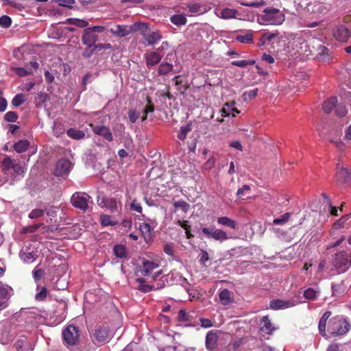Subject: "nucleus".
<instances>
[{
	"mask_svg": "<svg viewBox=\"0 0 351 351\" xmlns=\"http://www.w3.org/2000/svg\"><path fill=\"white\" fill-rule=\"evenodd\" d=\"M332 313L326 311L319 319L318 329L319 333L327 338L345 335L351 328L350 324L341 316L331 318Z\"/></svg>",
	"mask_w": 351,
	"mask_h": 351,
	"instance_id": "1",
	"label": "nucleus"
},
{
	"mask_svg": "<svg viewBox=\"0 0 351 351\" xmlns=\"http://www.w3.org/2000/svg\"><path fill=\"white\" fill-rule=\"evenodd\" d=\"M287 52L293 59L300 56H308L311 51L305 39L301 34H291L287 38Z\"/></svg>",
	"mask_w": 351,
	"mask_h": 351,
	"instance_id": "2",
	"label": "nucleus"
},
{
	"mask_svg": "<svg viewBox=\"0 0 351 351\" xmlns=\"http://www.w3.org/2000/svg\"><path fill=\"white\" fill-rule=\"evenodd\" d=\"M330 264L337 274H343L351 266V254L345 250L337 252L332 255Z\"/></svg>",
	"mask_w": 351,
	"mask_h": 351,
	"instance_id": "3",
	"label": "nucleus"
},
{
	"mask_svg": "<svg viewBox=\"0 0 351 351\" xmlns=\"http://www.w3.org/2000/svg\"><path fill=\"white\" fill-rule=\"evenodd\" d=\"M261 23L278 25L281 24L283 21V16L279 10L276 8H267L264 10V14L261 17Z\"/></svg>",
	"mask_w": 351,
	"mask_h": 351,
	"instance_id": "4",
	"label": "nucleus"
},
{
	"mask_svg": "<svg viewBox=\"0 0 351 351\" xmlns=\"http://www.w3.org/2000/svg\"><path fill=\"white\" fill-rule=\"evenodd\" d=\"M79 330L73 325H69L62 331L64 343L67 346L77 345L79 341Z\"/></svg>",
	"mask_w": 351,
	"mask_h": 351,
	"instance_id": "5",
	"label": "nucleus"
},
{
	"mask_svg": "<svg viewBox=\"0 0 351 351\" xmlns=\"http://www.w3.org/2000/svg\"><path fill=\"white\" fill-rule=\"evenodd\" d=\"M91 197L86 193L75 192L71 198L72 205L86 212L88 209V202Z\"/></svg>",
	"mask_w": 351,
	"mask_h": 351,
	"instance_id": "6",
	"label": "nucleus"
},
{
	"mask_svg": "<svg viewBox=\"0 0 351 351\" xmlns=\"http://www.w3.org/2000/svg\"><path fill=\"white\" fill-rule=\"evenodd\" d=\"M165 46H168L167 42H163L160 47L158 48L156 51H150L145 53L144 57L146 62V66L148 68H152L160 63L162 58V56L160 55L158 52V51L164 49Z\"/></svg>",
	"mask_w": 351,
	"mask_h": 351,
	"instance_id": "7",
	"label": "nucleus"
},
{
	"mask_svg": "<svg viewBox=\"0 0 351 351\" xmlns=\"http://www.w3.org/2000/svg\"><path fill=\"white\" fill-rule=\"evenodd\" d=\"M202 232L206 237L212 238L219 242H223L228 239L227 233L221 229L203 228Z\"/></svg>",
	"mask_w": 351,
	"mask_h": 351,
	"instance_id": "8",
	"label": "nucleus"
},
{
	"mask_svg": "<svg viewBox=\"0 0 351 351\" xmlns=\"http://www.w3.org/2000/svg\"><path fill=\"white\" fill-rule=\"evenodd\" d=\"M160 266L159 261H150L143 258L139 271L144 276H150L152 271Z\"/></svg>",
	"mask_w": 351,
	"mask_h": 351,
	"instance_id": "9",
	"label": "nucleus"
},
{
	"mask_svg": "<svg viewBox=\"0 0 351 351\" xmlns=\"http://www.w3.org/2000/svg\"><path fill=\"white\" fill-rule=\"evenodd\" d=\"M72 168L71 162L64 158L58 160L55 169V175L58 177L67 176Z\"/></svg>",
	"mask_w": 351,
	"mask_h": 351,
	"instance_id": "10",
	"label": "nucleus"
},
{
	"mask_svg": "<svg viewBox=\"0 0 351 351\" xmlns=\"http://www.w3.org/2000/svg\"><path fill=\"white\" fill-rule=\"evenodd\" d=\"M337 182L339 184H351V171L339 164L337 165Z\"/></svg>",
	"mask_w": 351,
	"mask_h": 351,
	"instance_id": "11",
	"label": "nucleus"
},
{
	"mask_svg": "<svg viewBox=\"0 0 351 351\" xmlns=\"http://www.w3.org/2000/svg\"><path fill=\"white\" fill-rule=\"evenodd\" d=\"M97 40L98 36L92 32L90 29L87 27L84 29L83 35L82 36V42L83 45H86L88 48H91Z\"/></svg>",
	"mask_w": 351,
	"mask_h": 351,
	"instance_id": "12",
	"label": "nucleus"
},
{
	"mask_svg": "<svg viewBox=\"0 0 351 351\" xmlns=\"http://www.w3.org/2000/svg\"><path fill=\"white\" fill-rule=\"evenodd\" d=\"M90 125L95 134L101 136L104 139L108 141H113V136L109 128L105 125L95 126L93 124H90Z\"/></svg>",
	"mask_w": 351,
	"mask_h": 351,
	"instance_id": "13",
	"label": "nucleus"
},
{
	"mask_svg": "<svg viewBox=\"0 0 351 351\" xmlns=\"http://www.w3.org/2000/svg\"><path fill=\"white\" fill-rule=\"evenodd\" d=\"M110 331L108 328L104 326H98L93 333V337L98 343H105L108 341Z\"/></svg>",
	"mask_w": 351,
	"mask_h": 351,
	"instance_id": "14",
	"label": "nucleus"
},
{
	"mask_svg": "<svg viewBox=\"0 0 351 351\" xmlns=\"http://www.w3.org/2000/svg\"><path fill=\"white\" fill-rule=\"evenodd\" d=\"M119 204L120 206L121 205V202H119ZM99 205L102 208H106L111 213L118 212V202L114 197L103 198Z\"/></svg>",
	"mask_w": 351,
	"mask_h": 351,
	"instance_id": "15",
	"label": "nucleus"
},
{
	"mask_svg": "<svg viewBox=\"0 0 351 351\" xmlns=\"http://www.w3.org/2000/svg\"><path fill=\"white\" fill-rule=\"evenodd\" d=\"M350 36L349 29L344 25H341L336 27L334 31L335 38L341 42L346 41Z\"/></svg>",
	"mask_w": 351,
	"mask_h": 351,
	"instance_id": "16",
	"label": "nucleus"
},
{
	"mask_svg": "<svg viewBox=\"0 0 351 351\" xmlns=\"http://www.w3.org/2000/svg\"><path fill=\"white\" fill-rule=\"evenodd\" d=\"M154 226L152 227L148 223H143L139 226V230L142 233L145 243H149L152 241V232L154 230Z\"/></svg>",
	"mask_w": 351,
	"mask_h": 351,
	"instance_id": "17",
	"label": "nucleus"
},
{
	"mask_svg": "<svg viewBox=\"0 0 351 351\" xmlns=\"http://www.w3.org/2000/svg\"><path fill=\"white\" fill-rule=\"evenodd\" d=\"M259 326L260 331L265 335L271 334L275 329L267 315L263 317L260 322Z\"/></svg>",
	"mask_w": 351,
	"mask_h": 351,
	"instance_id": "18",
	"label": "nucleus"
},
{
	"mask_svg": "<svg viewBox=\"0 0 351 351\" xmlns=\"http://www.w3.org/2000/svg\"><path fill=\"white\" fill-rule=\"evenodd\" d=\"M316 58L323 62H328L330 60V54L328 49L324 45H319L317 49Z\"/></svg>",
	"mask_w": 351,
	"mask_h": 351,
	"instance_id": "19",
	"label": "nucleus"
},
{
	"mask_svg": "<svg viewBox=\"0 0 351 351\" xmlns=\"http://www.w3.org/2000/svg\"><path fill=\"white\" fill-rule=\"evenodd\" d=\"M217 339V333L213 331H209L206 337V348L210 350H213L216 347Z\"/></svg>",
	"mask_w": 351,
	"mask_h": 351,
	"instance_id": "20",
	"label": "nucleus"
},
{
	"mask_svg": "<svg viewBox=\"0 0 351 351\" xmlns=\"http://www.w3.org/2000/svg\"><path fill=\"white\" fill-rule=\"evenodd\" d=\"M146 105L143 110V116L141 117V121H144L147 119V115L152 113L155 110V106L152 101V98L149 96L146 97Z\"/></svg>",
	"mask_w": 351,
	"mask_h": 351,
	"instance_id": "21",
	"label": "nucleus"
},
{
	"mask_svg": "<svg viewBox=\"0 0 351 351\" xmlns=\"http://www.w3.org/2000/svg\"><path fill=\"white\" fill-rule=\"evenodd\" d=\"M234 103L226 104L224 107L221 110V115L223 117H228L232 114V117H235L237 114H239L240 111L234 107Z\"/></svg>",
	"mask_w": 351,
	"mask_h": 351,
	"instance_id": "22",
	"label": "nucleus"
},
{
	"mask_svg": "<svg viewBox=\"0 0 351 351\" xmlns=\"http://www.w3.org/2000/svg\"><path fill=\"white\" fill-rule=\"evenodd\" d=\"M346 286L343 282L332 285V296L339 298L346 293Z\"/></svg>",
	"mask_w": 351,
	"mask_h": 351,
	"instance_id": "23",
	"label": "nucleus"
},
{
	"mask_svg": "<svg viewBox=\"0 0 351 351\" xmlns=\"http://www.w3.org/2000/svg\"><path fill=\"white\" fill-rule=\"evenodd\" d=\"M319 289H315L311 287L306 289L303 292V296L307 300H315L319 296Z\"/></svg>",
	"mask_w": 351,
	"mask_h": 351,
	"instance_id": "24",
	"label": "nucleus"
},
{
	"mask_svg": "<svg viewBox=\"0 0 351 351\" xmlns=\"http://www.w3.org/2000/svg\"><path fill=\"white\" fill-rule=\"evenodd\" d=\"M136 282L138 283L137 287V289L143 293H148L152 290H155V285H149L145 284V280L142 278H138L136 279Z\"/></svg>",
	"mask_w": 351,
	"mask_h": 351,
	"instance_id": "25",
	"label": "nucleus"
},
{
	"mask_svg": "<svg viewBox=\"0 0 351 351\" xmlns=\"http://www.w3.org/2000/svg\"><path fill=\"white\" fill-rule=\"evenodd\" d=\"M173 71V66L172 64L167 62H162L158 68V74L159 75H166Z\"/></svg>",
	"mask_w": 351,
	"mask_h": 351,
	"instance_id": "26",
	"label": "nucleus"
},
{
	"mask_svg": "<svg viewBox=\"0 0 351 351\" xmlns=\"http://www.w3.org/2000/svg\"><path fill=\"white\" fill-rule=\"evenodd\" d=\"M235 40L243 44H252L254 42L253 32L247 31L245 35H237Z\"/></svg>",
	"mask_w": 351,
	"mask_h": 351,
	"instance_id": "27",
	"label": "nucleus"
},
{
	"mask_svg": "<svg viewBox=\"0 0 351 351\" xmlns=\"http://www.w3.org/2000/svg\"><path fill=\"white\" fill-rule=\"evenodd\" d=\"M144 37L149 45H154L162 39V35L159 32H153L146 34Z\"/></svg>",
	"mask_w": 351,
	"mask_h": 351,
	"instance_id": "28",
	"label": "nucleus"
},
{
	"mask_svg": "<svg viewBox=\"0 0 351 351\" xmlns=\"http://www.w3.org/2000/svg\"><path fill=\"white\" fill-rule=\"evenodd\" d=\"M189 11L193 14H203L206 11V7L197 3H191L187 4Z\"/></svg>",
	"mask_w": 351,
	"mask_h": 351,
	"instance_id": "29",
	"label": "nucleus"
},
{
	"mask_svg": "<svg viewBox=\"0 0 351 351\" xmlns=\"http://www.w3.org/2000/svg\"><path fill=\"white\" fill-rule=\"evenodd\" d=\"M337 98L331 97L324 101L323 104V110L326 113H330L332 110L337 106Z\"/></svg>",
	"mask_w": 351,
	"mask_h": 351,
	"instance_id": "30",
	"label": "nucleus"
},
{
	"mask_svg": "<svg viewBox=\"0 0 351 351\" xmlns=\"http://www.w3.org/2000/svg\"><path fill=\"white\" fill-rule=\"evenodd\" d=\"M113 252L119 258H126L128 256L127 248L123 245H115L113 247Z\"/></svg>",
	"mask_w": 351,
	"mask_h": 351,
	"instance_id": "31",
	"label": "nucleus"
},
{
	"mask_svg": "<svg viewBox=\"0 0 351 351\" xmlns=\"http://www.w3.org/2000/svg\"><path fill=\"white\" fill-rule=\"evenodd\" d=\"M68 136L73 139L80 140L85 137V133L82 130H78L74 128H69L66 131Z\"/></svg>",
	"mask_w": 351,
	"mask_h": 351,
	"instance_id": "32",
	"label": "nucleus"
},
{
	"mask_svg": "<svg viewBox=\"0 0 351 351\" xmlns=\"http://www.w3.org/2000/svg\"><path fill=\"white\" fill-rule=\"evenodd\" d=\"M111 32L117 36L123 37L130 34V30L128 29L125 26L117 25L115 29H111Z\"/></svg>",
	"mask_w": 351,
	"mask_h": 351,
	"instance_id": "33",
	"label": "nucleus"
},
{
	"mask_svg": "<svg viewBox=\"0 0 351 351\" xmlns=\"http://www.w3.org/2000/svg\"><path fill=\"white\" fill-rule=\"evenodd\" d=\"M29 145L27 140H20L14 144L13 148L18 153L25 152Z\"/></svg>",
	"mask_w": 351,
	"mask_h": 351,
	"instance_id": "34",
	"label": "nucleus"
},
{
	"mask_svg": "<svg viewBox=\"0 0 351 351\" xmlns=\"http://www.w3.org/2000/svg\"><path fill=\"white\" fill-rule=\"evenodd\" d=\"M217 223L220 225L229 227L231 229H235L236 226H237L235 221H234L227 217H219L217 219Z\"/></svg>",
	"mask_w": 351,
	"mask_h": 351,
	"instance_id": "35",
	"label": "nucleus"
},
{
	"mask_svg": "<svg viewBox=\"0 0 351 351\" xmlns=\"http://www.w3.org/2000/svg\"><path fill=\"white\" fill-rule=\"evenodd\" d=\"M100 218L102 226H114L118 224V221L108 215H101Z\"/></svg>",
	"mask_w": 351,
	"mask_h": 351,
	"instance_id": "36",
	"label": "nucleus"
},
{
	"mask_svg": "<svg viewBox=\"0 0 351 351\" xmlns=\"http://www.w3.org/2000/svg\"><path fill=\"white\" fill-rule=\"evenodd\" d=\"M219 298L220 302L223 305H228L231 302L230 293L226 289H224L222 291H221V292L219 293Z\"/></svg>",
	"mask_w": 351,
	"mask_h": 351,
	"instance_id": "37",
	"label": "nucleus"
},
{
	"mask_svg": "<svg viewBox=\"0 0 351 351\" xmlns=\"http://www.w3.org/2000/svg\"><path fill=\"white\" fill-rule=\"evenodd\" d=\"M237 14V10L234 9L230 8H225L221 10L220 12L221 18L223 19H230L236 17V14Z\"/></svg>",
	"mask_w": 351,
	"mask_h": 351,
	"instance_id": "38",
	"label": "nucleus"
},
{
	"mask_svg": "<svg viewBox=\"0 0 351 351\" xmlns=\"http://www.w3.org/2000/svg\"><path fill=\"white\" fill-rule=\"evenodd\" d=\"M65 23L75 25L79 27H86L88 25V23L86 21L74 18L67 19Z\"/></svg>",
	"mask_w": 351,
	"mask_h": 351,
	"instance_id": "39",
	"label": "nucleus"
},
{
	"mask_svg": "<svg viewBox=\"0 0 351 351\" xmlns=\"http://www.w3.org/2000/svg\"><path fill=\"white\" fill-rule=\"evenodd\" d=\"M191 130L192 128L191 123H188L186 125L182 126L178 134V138L181 141L185 140L188 133L191 132Z\"/></svg>",
	"mask_w": 351,
	"mask_h": 351,
	"instance_id": "40",
	"label": "nucleus"
},
{
	"mask_svg": "<svg viewBox=\"0 0 351 351\" xmlns=\"http://www.w3.org/2000/svg\"><path fill=\"white\" fill-rule=\"evenodd\" d=\"M1 164L3 171H9L12 169L16 163L10 157L5 156Z\"/></svg>",
	"mask_w": 351,
	"mask_h": 351,
	"instance_id": "41",
	"label": "nucleus"
},
{
	"mask_svg": "<svg viewBox=\"0 0 351 351\" xmlns=\"http://www.w3.org/2000/svg\"><path fill=\"white\" fill-rule=\"evenodd\" d=\"M171 22L176 25H184L186 23V18L182 14H176L171 17Z\"/></svg>",
	"mask_w": 351,
	"mask_h": 351,
	"instance_id": "42",
	"label": "nucleus"
},
{
	"mask_svg": "<svg viewBox=\"0 0 351 351\" xmlns=\"http://www.w3.org/2000/svg\"><path fill=\"white\" fill-rule=\"evenodd\" d=\"M12 170L14 171V179H19V178L25 173V169L23 165L19 163H16Z\"/></svg>",
	"mask_w": 351,
	"mask_h": 351,
	"instance_id": "43",
	"label": "nucleus"
},
{
	"mask_svg": "<svg viewBox=\"0 0 351 351\" xmlns=\"http://www.w3.org/2000/svg\"><path fill=\"white\" fill-rule=\"evenodd\" d=\"M269 306L274 310L283 309L285 307V301L282 300H273L269 302Z\"/></svg>",
	"mask_w": 351,
	"mask_h": 351,
	"instance_id": "44",
	"label": "nucleus"
},
{
	"mask_svg": "<svg viewBox=\"0 0 351 351\" xmlns=\"http://www.w3.org/2000/svg\"><path fill=\"white\" fill-rule=\"evenodd\" d=\"M258 92V89L257 88L247 92H244L242 95L243 99L245 101L252 100L257 96Z\"/></svg>",
	"mask_w": 351,
	"mask_h": 351,
	"instance_id": "45",
	"label": "nucleus"
},
{
	"mask_svg": "<svg viewBox=\"0 0 351 351\" xmlns=\"http://www.w3.org/2000/svg\"><path fill=\"white\" fill-rule=\"evenodd\" d=\"M256 63V61L254 60H235L232 62L231 64L233 66H237L239 67H246L248 65H254Z\"/></svg>",
	"mask_w": 351,
	"mask_h": 351,
	"instance_id": "46",
	"label": "nucleus"
},
{
	"mask_svg": "<svg viewBox=\"0 0 351 351\" xmlns=\"http://www.w3.org/2000/svg\"><path fill=\"white\" fill-rule=\"evenodd\" d=\"M12 70L17 75L20 77L27 76L32 74L33 72L32 69H25L21 67H14L12 68Z\"/></svg>",
	"mask_w": 351,
	"mask_h": 351,
	"instance_id": "47",
	"label": "nucleus"
},
{
	"mask_svg": "<svg viewBox=\"0 0 351 351\" xmlns=\"http://www.w3.org/2000/svg\"><path fill=\"white\" fill-rule=\"evenodd\" d=\"M328 8L322 3H316L312 8V12L317 14H325L328 12Z\"/></svg>",
	"mask_w": 351,
	"mask_h": 351,
	"instance_id": "48",
	"label": "nucleus"
},
{
	"mask_svg": "<svg viewBox=\"0 0 351 351\" xmlns=\"http://www.w3.org/2000/svg\"><path fill=\"white\" fill-rule=\"evenodd\" d=\"M43 226V223H37L32 226H25L21 230V234H27L35 232L40 227Z\"/></svg>",
	"mask_w": 351,
	"mask_h": 351,
	"instance_id": "49",
	"label": "nucleus"
},
{
	"mask_svg": "<svg viewBox=\"0 0 351 351\" xmlns=\"http://www.w3.org/2000/svg\"><path fill=\"white\" fill-rule=\"evenodd\" d=\"M351 217V213L348 215H345L341 218H340L339 220H337L333 225V228L335 229H339L344 226V224L346 221H348Z\"/></svg>",
	"mask_w": 351,
	"mask_h": 351,
	"instance_id": "50",
	"label": "nucleus"
},
{
	"mask_svg": "<svg viewBox=\"0 0 351 351\" xmlns=\"http://www.w3.org/2000/svg\"><path fill=\"white\" fill-rule=\"evenodd\" d=\"M45 214V210L40 208H36L32 210L28 215V217L31 219H36L43 217Z\"/></svg>",
	"mask_w": 351,
	"mask_h": 351,
	"instance_id": "51",
	"label": "nucleus"
},
{
	"mask_svg": "<svg viewBox=\"0 0 351 351\" xmlns=\"http://www.w3.org/2000/svg\"><path fill=\"white\" fill-rule=\"evenodd\" d=\"M173 206L176 208H181L185 213L187 212L190 208V205L184 200H179L173 203Z\"/></svg>",
	"mask_w": 351,
	"mask_h": 351,
	"instance_id": "52",
	"label": "nucleus"
},
{
	"mask_svg": "<svg viewBox=\"0 0 351 351\" xmlns=\"http://www.w3.org/2000/svg\"><path fill=\"white\" fill-rule=\"evenodd\" d=\"M287 252L289 255L287 256V260H292L299 258L300 255L295 251V245H292L287 248Z\"/></svg>",
	"mask_w": 351,
	"mask_h": 351,
	"instance_id": "53",
	"label": "nucleus"
},
{
	"mask_svg": "<svg viewBox=\"0 0 351 351\" xmlns=\"http://www.w3.org/2000/svg\"><path fill=\"white\" fill-rule=\"evenodd\" d=\"M18 114L14 111H9L5 114L3 119L7 122H16L18 119Z\"/></svg>",
	"mask_w": 351,
	"mask_h": 351,
	"instance_id": "54",
	"label": "nucleus"
},
{
	"mask_svg": "<svg viewBox=\"0 0 351 351\" xmlns=\"http://www.w3.org/2000/svg\"><path fill=\"white\" fill-rule=\"evenodd\" d=\"M134 29L135 30H141L145 36L146 35L147 32L149 30V26L145 23H135L134 25Z\"/></svg>",
	"mask_w": 351,
	"mask_h": 351,
	"instance_id": "55",
	"label": "nucleus"
},
{
	"mask_svg": "<svg viewBox=\"0 0 351 351\" xmlns=\"http://www.w3.org/2000/svg\"><path fill=\"white\" fill-rule=\"evenodd\" d=\"M47 293L48 292L46 287H42L40 291L38 292L35 295L36 300L38 302H43L45 300L47 296Z\"/></svg>",
	"mask_w": 351,
	"mask_h": 351,
	"instance_id": "56",
	"label": "nucleus"
},
{
	"mask_svg": "<svg viewBox=\"0 0 351 351\" xmlns=\"http://www.w3.org/2000/svg\"><path fill=\"white\" fill-rule=\"evenodd\" d=\"M25 96L23 94L16 95L12 100V104L14 106H19L25 102Z\"/></svg>",
	"mask_w": 351,
	"mask_h": 351,
	"instance_id": "57",
	"label": "nucleus"
},
{
	"mask_svg": "<svg viewBox=\"0 0 351 351\" xmlns=\"http://www.w3.org/2000/svg\"><path fill=\"white\" fill-rule=\"evenodd\" d=\"M130 210L136 211L138 213H142L143 212V208L141 205V203L136 199L132 200V203L130 204Z\"/></svg>",
	"mask_w": 351,
	"mask_h": 351,
	"instance_id": "58",
	"label": "nucleus"
},
{
	"mask_svg": "<svg viewBox=\"0 0 351 351\" xmlns=\"http://www.w3.org/2000/svg\"><path fill=\"white\" fill-rule=\"evenodd\" d=\"M12 20L10 16L3 15L0 17V25L2 27L7 28L11 25Z\"/></svg>",
	"mask_w": 351,
	"mask_h": 351,
	"instance_id": "59",
	"label": "nucleus"
},
{
	"mask_svg": "<svg viewBox=\"0 0 351 351\" xmlns=\"http://www.w3.org/2000/svg\"><path fill=\"white\" fill-rule=\"evenodd\" d=\"M140 113L137 112L135 109H130L128 111V117L130 121L132 123H134L136 120L138 119Z\"/></svg>",
	"mask_w": 351,
	"mask_h": 351,
	"instance_id": "60",
	"label": "nucleus"
},
{
	"mask_svg": "<svg viewBox=\"0 0 351 351\" xmlns=\"http://www.w3.org/2000/svg\"><path fill=\"white\" fill-rule=\"evenodd\" d=\"M163 251L166 254H167L170 256H174V245H173V243H166L164 245Z\"/></svg>",
	"mask_w": 351,
	"mask_h": 351,
	"instance_id": "61",
	"label": "nucleus"
},
{
	"mask_svg": "<svg viewBox=\"0 0 351 351\" xmlns=\"http://www.w3.org/2000/svg\"><path fill=\"white\" fill-rule=\"evenodd\" d=\"M335 114L339 117H344L347 114V110L345 106L342 104H337Z\"/></svg>",
	"mask_w": 351,
	"mask_h": 351,
	"instance_id": "62",
	"label": "nucleus"
},
{
	"mask_svg": "<svg viewBox=\"0 0 351 351\" xmlns=\"http://www.w3.org/2000/svg\"><path fill=\"white\" fill-rule=\"evenodd\" d=\"M60 6L66 7L68 8H73L72 5L75 3V0H55Z\"/></svg>",
	"mask_w": 351,
	"mask_h": 351,
	"instance_id": "63",
	"label": "nucleus"
},
{
	"mask_svg": "<svg viewBox=\"0 0 351 351\" xmlns=\"http://www.w3.org/2000/svg\"><path fill=\"white\" fill-rule=\"evenodd\" d=\"M160 351H186L185 350L182 349V346H167L164 348H162Z\"/></svg>",
	"mask_w": 351,
	"mask_h": 351,
	"instance_id": "64",
	"label": "nucleus"
}]
</instances>
